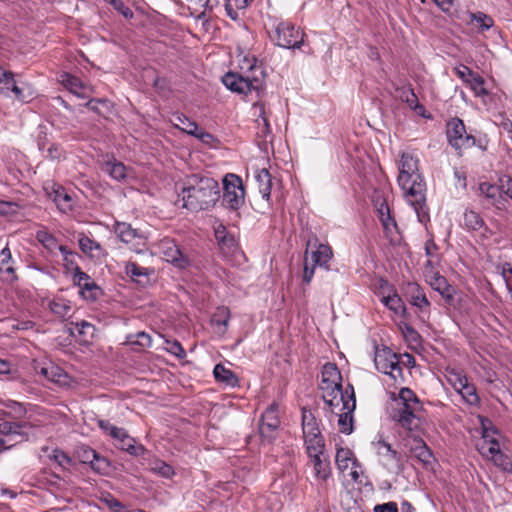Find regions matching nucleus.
<instances>
[{
	"instance_id": "obj_61",
	"label": "nucleus",
	"mask_w": 512,
	"mask_h": 512,
	"mask_svg": "<svg viewBox=\"0 0 512 512\" xmlns=\"http://www.w3.org/2000/svg\"><path fill=\"white\" fill-rule=\"evenodd\" d=\"M14 80V74L11 71H6L0 66V89L9 88Z\"/></svg>"
},
{
	"instance_id": "obj_50",
	"label": "nucleus",
	"mask_w": 512,
	"mask_h": 512,
	"mask_svg": "<svg viewBox=\"0 0 512 512\" xmlns=\"http://www.w3.org/2000/svg\"><path fill=\"white\" fill-rule=\"evenodd\" d=\"M165 350L179 359L186 357V351L177 340H165Z\"/></svg>"
},
{
	"instance_id": "obj_23",
	"label": "nucleus",
	"mask_w": 512,
	"mask_h": 512,
	"mask_svg": "<svg viewBox=\"0 0 512 512\" xmlns=\"http://www.w3.org/2000/svg\"><path fill=\"white\" fill-rule=\"evenodd\" d=\"M52 200L57 205L58 209L63 213L70 212L73 208L72 197L59 185H53L52 191L49 193Z\"/></svg>"
},
{
	"instance_id": "obj_58",
	"label": "nucleus",
	"mask_w": 512,
	"mask_h": 512,
	"mask_svg": "<svg viewBox=\"0 0 512 512\" xmlns=\"http://www.w3.org/2000/svg\"><path fill=\"white\" fill-rule=\"evenodd\" d=\"M193 136L209 146H215V144L218 142L215 136H213L209 132L199 129V127L197 128V133L194 134Z\"/></svg>"
},
{
	"instance_id": "obj_8",
	"label": "nucleus",
	"mask_w": 512,
	"mask_h": 512,
	"mask_svg": "<svg viewBox=\"0 0 512 512\" xmlns=\"http://www.w3.org/2000/svg\"><path fill=\"white\" fill-rule=\"evenodd\" d=\"M374 363L376 369L391 377L395 382L403 379L399 356L387 347L377 349Z\"/></svg>"
},
{
	"instance_id": "obj_25",
	"label": "nucleus",
	"mask_w": 512,
	"mask_h": 512,
	"mask_svg": "<svg viewBox=\"0 0 512 512\" xmlns=\"http://www.w3.org/2000/svg\"><path fill=\"white\" fill-rule=\"evenodd\" d=\"M229 320L230 310L225 306L218 307L211 318V324L214 327L215 333L224 335L227 331Z\"/></svg>"
},
{
	"instance_id": "obj_1",
	"label": "nucleus",
	"mask_w": 512,
	"mask_h": 512,
	"mask_svg": "<svg viewBox=\"0 0 512 512\" xmlns=\"http://www.w3.org/2000/svg\"><path fill=\"white\" fill-rule=\"evenodd\" d=\"M398 184L407 202L413 207L418 221L426 225L430 221L426 204V184L418 171V159L404 152L399 161Z\"/></svg>"
},
{
	"instance_id": "obj_48",
	"label": "nucleus",
	"mask_w": 512,
	"mask_h": 512,
	"mask_svg": "<svg viewBox=\"0 0 512 512\" xmlns=\"http://www.w3.org/2000/svg\"><path fill=\"white\" fill-rule=\"evenodd\" d=\"M21 428L22 425L19 423L5 421L0 423V434H2L3 436L23 438Z\"/></svg>"
},
{
	"instance_id": "obj_26",
	"label": "nucleus",
	"mask_w": 512,
	"mask_h": 512,
	"mask_svg": "<svg viewBox=\"0 0 512 512\" xmlns=\"http://www.w3.org/2000/svg\"><path fill=\"white\" fill-rule=\"evenodd\" d=\"M407 294L410 297V302L412 305L418 307L420 310L429 311L430 302L427 299L425 293L422 288L416 283H410L407 287Z\"/></svg>"
},
{
	"instance_id": "obj_3",
	"label": "nucleus",
	"mask_w": 512,
	"mask_h": 512,
	"mask_svg": "<svg viewBox=\"0 0 512 512\" xmlns=\"http://www.w3.org/2000/svg\"><path fill=\"white\" fill-rule=\"evenodd\" d=\"M424 406L418 396L409 388H402L394 398L392 420L408 432H418L424 421Z\"/></svg>"
},
{
	"instance_id": "obj_38",
	"label": "nucleus",
	"mask_w": 512,
	"mask_h": 512,
	"mask_svg": "<svg viewBox=\"0 0 512 512\" xmlns=\"http://www.w3.org/2000/svg\"><path fill=\"white\" fill-rule=\"evenodd\" d=\"M78 243L80 249L85 254H90L91 256H99L103 252L101 245L86 235H80Z\"/></svg>"
},
{
	"instance_id": "obj_63",
	"label": "nucleus",
	"mask_w": 512,
	"mask_h": 512,
	"mask_svg": "<svg viewBox=\"0 0 512 512\" xmlns=\"http://www.w3.org/2000/svg\"><path fill=\"white\" fill-rule=\"evenodd\" d=\"M500 189L502 193L512 199V178L508 176L500 178Z\"/></svg>"
},
{
	"instance_id": "obj_24",
	"label": "nucleus",
	"mask_w": 512,
	"mask_h": 512,
	"mask_svg": "<svg viewBox=\"0 0 512 512\" xmlns=\"http://www.w3.org/2000/svg\"><path fill=\"white\" fill-rule=\"evenodd\" d=\"M102 170L117 181L125 180L129 176V169L116 159L105 161Z\"/></svg>"
},
{
	"instance_id": "obj_22",
	"label": "nucleus",
	"mask_w": 512,
	"mask_h": 512,
	"mask_svg": "<svg viewBox=\"0 0 512 512\" xmlns=\"http://www.w3.org/2000/svg\"><path fill=\"white\" fill-rule=\"evenodd\" d=\"M114 439L117 441V447L128 452L130 455L140 456L145 452V448L141 444H137L135 439L128 435L124 429Z\"/></svg>"
},
{
	"instance_id": "obj_18",
	"label": "nucleus",
	"mask_w": 512,
	"mask_h": 512,
	"mask_svg": "<svg viewBox=\"0 0 512 512\" xmlns=\"http://www.w3.org/2000/svg\"><path fill=\"white\" fill-rule=\"evenodd\" d=\"M114 231L122 242L132 244L135 250H138L139 246L145 244L144 236L138 230L133 229L128 223L116 222Z\"/></svg>"
},
{
	"instance_id": "obj_39",
	"label": "nucleus",
	"mask_w": 512,
	"mask_h": 512,
	"mask_svg": "<svg viewBox=\"0 0 512 512\" xmlns=\"http://www.w3.org/2000/svg\"><path fill=\"white\" fill-rule=\"evenodd\" d=\"M36 239L51 253L55 254L57 251L60 252V248H64V245H59L56 238L46 231L40 230L36 234Z\"/></svg>"
},
{
	"instance_id": "obj_29",
	"label": "nucleus",
	"mask_w": 512,
	"mask_h": 512,
	"mask_svg": "<svg viewBox=\"0 0 512 512\" xmlns=\"http://www.w3.org/2000/svg\"><path fill=\"white\" fill-rule=\"evenodd\" d=\"M302 431L303 438L321 434L319 425L313 413L305 408L302 409Z\"/></svg>"
},
{
	"instance_id": "obj_64",
	"label": "nucleus",
	"mask_w": 512,
	"mask_h": 512,
	"mask_svg": "<svg viewBox=\"0 0 512 512\" xmlns=\"http://www.w3.org/2000/svg\"><path fill=\"white\" fill-rule=\"evenodd\" d=\"M375 512H398L396 503L388 502L385 504L377 505L374 508Z\"/></svg>"
},
{
	"instance_id": "obj_59",
	"label": "nucleus",
	"mask_w": 512,
	"mask_h": 512,
	"mask_svg": "<svg viewBox=\"0 0 512 512\" xmlns=\"http://www.w3.org/2000/svg\"><path fill=\"white\" fill-rule=\"evenodd\" d=\"M82 461L84 463H90L93 467H95L94 461L97 463H106L105 459L100 458L94 450L88 448L83 451Z\"/></svg>"
},
{
	"instance_id": "obj_56",
	"label": "nucleus",
	"mask_w": 512,
	"mask_h": 512,
	"mask_svg": "<svg viewBox=\"0 0 512 512\" xmlns=\"http://www.w3.org/2000/svg\"><path fill=\"white\" fill-rule=\"evenodd\" d=\"M454 73L466 84L473 77L475 72H473L469 67L465 65H460L454 68Z\"/></svg>"
},
{
	"instance_id": "obj_44",
	"label": "nucleus",
	"mask_w": 512,
	"mask_h": 512,
	"mask_svg": "<svg viewBox=\"0 0 512 512\" xmlns=\"http://www.w3.org/2000/svg\"><path fill=\"white\" fill-rule=\"evenodd\" d=\"M446 379L456 392L459 389H462L463 385H466V382L468 381L466 375L454 369L447 371Z\"/></svg>"
},
{
	"instance_id": "obj_54",
	"label": "nucleus",
	"mask_w": 512,
	"mask_h": 512,
	"mask_svg": "<svg viewBox=\"0 0 512 512\" xmlns=\"http://www.w3.org/2000/svg\"><path fill=\"white\" fill-rule=\"evenodd\" d=\"M7 90H11L15 94L16 99L21 102H27L28 98H31L33 95V92L30 87H28V93L25 94L24 90L16 85L15 80H13V82L10 84Z\"/></svg>"
},
{
	"instance_id": "obj_21",
	"label": "nucleus",
	"mask_w": 512,
	"mask_h": 512,
	"mask_svg": "<svg viewBox=\"0 0 512 512\" xmlns=\"http://www.w3.org/2000/svg\"><path fill=\"white\" fill-rule=\"evenodd\" d=\"M73 282L80 288V295L87 300H95L98 294V286L90 276L83 271H78L73 275Z\"/></svg>"
},
{
	"instance_id": "obj_35",
	"label": "nucleus",
	"mask_w": 512,
	"mask_h": 512,
	"mask_svg": "<svg viewBox=\"0 0 512 512\" xmlns=\"http://www.w3.org/2000/svg\"><path fill=\"white\" fill-rule=\"evenodd\" d=\"M0 273L3 274L7 280L15 278V272L12 266V255L7 246L0 252Z\"/></svg>"
},
{
	"instance_id": "obj_12",
	"label": "nucleus",
	"mask_w": 512,
	"mask_h": 512,
	"mask_svg": "<svg viewBox=\"0 0 512 512\" xmlns=\"http://www.w3.org/2000/svg\"><path fill=\"white\" fill-rule=\"evenodd\" d=\"M379 220L382 224L385 236L391 243L399 241V230L395 219L391 216L390 208L385 199L375 200Z\"/></svg>"
},
{
	"instance_id": "obj_43",
	"label": "nucleus",
	"mask_w": 512,
	"mask_h": 512,
	"mask_svg": "<svg viewBox=\"0 0 512 512\" xmlns=\"http://www.w3.org/2000/svg\"><path fill=\"white\" fill-rule=\"evenodd\" d=\"M353 412L345 410L335 414L338 416V425L342 433L350 434L353 431Z\"/></svg>"
},
{
	"instance_id": "obj_27",
	"label": "nucleus",
	"mask_w": 512,
	"mask_h": 512,
	"mask_svg": "<svg viewBox=\"0 0 512 512\" xmlns=\"http://www.w3.org/2000/svg\"><path fill=\"white\" fill-rule=\"evenodd\" d=\"M428 284L433 290L437 291L445 299L446 302L451 303L454 299V288L448 284L446 278L441 274Z\"/></svg>"
},
{
	"instance_id": "obj_4",
	"label": "nucleus",
	"mask_w": 512,
	"mask_h": 512,
	"mask_svg": "<svg viewBox=\"0 0 512 512\" xmlns=\"http://www.w3.org/2000/svg\"><path fill=\"white\" fill-rule=\"evenodd\" d=\"M245 70V75L229 72L224 75L222 82L231 91L247 95L252 91L259 94L264 87V72L261 66L257 65L254 57H244V63L241 66Z\"/></svg>"
},
{
	"instance_id": "obj_19",
	"label": "nucleus",
	"mask_w": 512,
	"mask_h": 512,
	"mask_svg": "<svg viewBox=\"0 0 512 512\" xmlns=\"http://www.w3.org/2000/svg\"><path fill=\"white\" fill-rule=\"evenodd\" d=\"M398 93L400 100L406 103L407 106L418 116L425 119L432 118L431 114L426 110L425 106L419 102L417 95L410 86H403L399 88Z\"/></svg>"
},
{
	"instance_id": "obj_36",
	"label": "nucleus",
	"mask_w": 512,
	"mask_h": 512,
	"mask_svg": "<svg viewBox=\"0 0 512 512\" xmlns=\"http://www.w3.org/2000/svg\"><path fill=\"white\" fill-rule=\"evenodd\" d=\"M381 302L396 315L404 316L406 314L404 302L396 292L383 296Z\"/></svg>"
},
{
	"instance_id": "obj_52",
	"label": "nucleus",
	"mask_w": 512,
	"mask_h": 512,
	"mask_svg": "<svg viewBox=\"0 0 512 512\" xmlns=\"http://www.w3.org/2000/svg\"><path fill=\"white\" fill-rule=\"evenodd\" d=\"M224 254H232L238 249V244L233 235H228L218 242Z\"/></svg>"
},
{
	"instance_id": "obj_41",
	"label": "nucleus",
	"mask_w": 512,
	"mask_h": 512,
	"mask_svg": "<svg viewBox=\"0 0 512 512\" xmlns=\"http://www.w3.org/2000/svg\"><path fill=\"white\" fill-rule=\"evenodd\" d=\"M457 392L462 396L463 400L467 404L471 406L479 405L480 398L477 394L476 387L468 381L466 382V385H463V388L459 389Z\"/></svg>"
},
{
	"instance_id": "obj_17",
	"label": "nucleus",
	"mask_w": 512,
	"mask_h": 512,
	"mask_svg": "<svg viewBox=\"0 0 512 512\" xmlns=\"http://www.w3.org/2000/svg\"><path fill=\"white\" fill-rule=\"evenodd\" d=\"M158 254L167 261L182 267L185 263L183 255L173 239L164 238L157 244Z\"/></svg>"
},
{
	"instance_id": "obj_2",
	"label": "nucleus",
	"mask_w": 512,
	"mask_h": 512,
	"mask_svg": "<svg viewBox=\"0 0 512 512\" xmlns=\"http://www.w3.org/2000/svg\"><path fill=\"white\" fill-rule=\"evenodd\" d=\"M183 207L200 211L213 206L219 198V185L211 177L192 174L186 178L181 192Z\"/></svg>"
},
{
	"instance_id": "obj_55",
	"label": "nucleus",
	"mask_w": 512,
	"mask_h": 512,
	"mask_svg": "<svg viewBox=\"0 0 512 512\" xmlns=\"http://www.w3.org/2000/svg\"><path fill=\"white\" fill-rule=\"evenodd\" d=\"M423 275L427 283L431 282L434 278L440 275L439 271L434 267L432 259H428L424 265Z\"/></svg>"
},
{
	"instance_id": "obj_9",
	"label": "nucleus",
	"mask_w": 512,
	"mask_h": 512,
	"mask_svg": "<svg viewBox=\"0 0 512 512\" xmlns=\"http://www.w3.org/2000/svg\"><path fill=\"white\" fill-rule=\"evenodd\" d=\"M449 144L456 150L469 149L476 143L475 137L466 131L464 122L460 118H452L446 129Z\"/></svg>"
},
{
	"instance_id": "obj_40",
	"label": "nucleus",
	"mask_w": 512,
	"mask_h": 512,
	"mask_svg": "<svg viewBox=\"0 0 512 512\" xmlns=\"http://www.w3.org/2000/svg\"><path fill=\"white\" fill-rule=\"evenodd\" d=\"M174 126L181 131L189 134L194 135L197 133L198 125L196 122L190 120L185 115L182 114H176L173 119Z\"/></svg>"
},
{
	"instance_id": "obj_10",
	"label": "nucleus",
	"mask_w": 512,
	"mask_h": 512,
	"mask_svg": "<svg viewBox=\"0 0 512 512\" xmlns=\"http://www.w3.org/2000/svg\"><path fill=\"white\" fill-rule=\"evenodd\" d=\"M223 203L237 210L244 203L245 190L242 179L236 174H227L223 179Z\"/></svg>"
},
{
	"instance_id": "obj_45",
	"label": "nucleus",
	"mask_w": 512,
	"mask_h": 512,
	"mask_svg": "<svg viewBox=\"0 0 512 512\" xmlns=\"http://www.w3.org/2000/svg\"><path fill=\"white\" fill-rule=\"evenodd\" d=\"M376 449H377L378 454L381 457H383L387 460H391V461H397V462L399 461L397 451L392 449L391 445L389 443H387L386 441L379 440L376 443Z\"/></svg>"
},
{
	"instance_id": "obj_11",
	"label": "nucleus",
	"mask_w": 512,
	"mask_h": 512,
	"mask_svg": "<svg viewBox=\"0 0 512 512\" xmlns=\"http://www.w3.org/2000/svg\"><path fill=\"white\" fill-rule=\"evenodd\" d=\"M407 446L409 458L416 460L423 469L432 470L434 468L436 459L430 448L421 438H413L408 442Z\"/></svg>"
},
{
	"instance_id": "obj_15",
	"label": "nucleus",
	"mask_w": 512,
	"mask_h": 512,
	"mask_svg": "<svg viewBox=\"0 0 512 512\" xmlns=\"http://www.w3.org/2000/svg\"><path fill=\"white\" fill-rule=\"evenodd\" d=\"M342 387V375L333 363H326L322 368V379L320 383V389L322 394L333 392L336 389Z\"/></svg>"
},
{
	"instance_id": "obj_13",
	"label": "nucleus",
	"mask_w": 512,
	"mask_h": 512,
	"mask_svg": "<svg viewBox=\"0 0 512 512\" xmlns=\"http://www.w3.org/2000/svg\"><path fill=\"white\" fill-rule=\"evenodd\" d=\"M335 462L340 473L350 477L353 481H358L360 477V466L350 449L338 448Z\"/></svg>"
},
{
	"instance_id": "obj_49",
	"label": "nucleus",
	"mask_w": 512,
	"mask_h": 512,
	"mask_svg": "<svg viewBox=\"0 0 512 512\" xmlns=\"http://www.w3.org/2000/svg\"><path fill=\"white\" fill-rule=\"evenodd\" d=\"M479 191L481 195H484L487 199H490L492 203H495L499 198L501 189L500 186L483 182L479 185Z\"/></svg>"
},
{
	"instance_id": "obj_60",
	"label": "nucleus",
	"mask_w": 512,
	"mask_h": 512,
	"mask_svg": "<svg viewBox=\"0 0 512 512\" xmlns=\"http://www.w3.org/2000/svg\"><path fill=\"white\" fill-rule=\"evenodd\" d=\"M99 427L112 438L119 436L123 428L116 427L108 421L100 420Z\"/></svg>"
},
{
	"instance_id": "obj_34",
	"label": "nucleus",
	"mask_w": 512,
	"mask_h": 512,
	"mask_svg": "<svg viewBox=\"0 0 512 512\" xmlns=\"http://www.w3.org/2000/svg\"><path fill=\"white\" fill-rule=\"evenodd\" d=\"M256 181L258 182L259 192L265 200L270 199L272 181L269 171L265 168L259 170L256 174Z\"/></svg>"
},
{
	"instance_id": "obj_30",
	"label": "nucleus",
	"mask_w": 512,
	"mask_h": 512,
	"mask_svg": "<svg viewBox=\"0 0 512 512\" xmlns=\"http://www.w3.org/2000/svg\"><path fill=\"white\" fill-rule=\"evenodd\" d=\"M304 446L307 456L326 453L322 434L304 437Z\"/></svg>"
},
{
	"instance_id": "obj_14",
	"label": "nucleus",
	"mask_w": 512,
	"mask_h": 512,
	"mask_svg": "<svg viewBox=\"0 0 512 512\" xmlns=\"http://www.w3.org/2000/svg\"><path fill=\"white\" fill-rule=\"evenodd\" d=\"M280 425L278 415V405L271 404L262 414L261 423L259 427L260 435L263 439L271 441L274 438V432Z\"/></svg>"
},
{
	"instance_id": "obj_42",
	"label": "nucleus",
	"mask_w": 512,
	"mask_h": 512,
	"mask_svg": "<svg viewBox=\"0 0 512 512\" xmlns=\"http://www.w3.org/2000/svg\"><path fill=\"white\" fill-rule=\"evenodd\" d=\"M473 91L475 97H485L489 94L485 87V80L482 76L475 73L467 84Z\"/></svg>"
},
{
	"instance_id": "obj_33",
	"label": "nucleus",
	"mask_w": 512,
	"mask_h": 512,
	"mask_svg": "<svg viewBox=\"0 0 512 512\" xmlns=\"http://www.w3.org/2000/svg\"><path fill=\"white\" fill-rule=\"evenodd\" d=\"M332 256V249L329 245L326 244H319L317 249L311 254L314 266H324L326 268Z\"/></svg>"
},
{
	"instance_id": "obj_57",
	"label": "nucleus",
	"mask_w": 512,
	"mask_h": 512,
	"mask_svg": "<svg viewBox=\"0 0 512 512\" xmlns=\"http://www.w3.org/2000/svg\"><path fill=\"white\" fill-rule=\"evenodd\" d=\"M7 408L9 409L8 413L14 418H22L26 413L24 406L15 401L9 402Z\"/></svg>"
},
{
	"instance_id": "obj_7",
	"label": "nucleus",
	"mask_w": 512,
	"mask_h": 512,
	"mask_svg": "<svg viewBox=\"0 0 512 512\" xmlns=\"http://www.w3.org/2000/svg\"><path fill=\"white\" fill-rule=\"evenodd\" d=\"M322 398L332 414L345 410L354 411L356 408L354 389L350 385L345 390L341 388L322 394Z\"/></svg>"
},
{
	"instance_id": "obj_51",
	"label": "nucleus",
	"mask_w": 512,
	"mask_h": 512,
	"mask_svg": "<svg viewBox=\"0 0 512 512\" xmlns=\"http://www.w3.org/2000/svg\"><path fill=\"white\" fill-rule=\"evenodd\" d=\"M471 18L473 21H475L477 23V25L479 26L481 31L490 29L494 24L493 19L490 16H488L487 14L482 13V12H477V13L471 14Z\"/></svg>"
},
{
	"instance_id": "obj_47",
	"label": "nucleus",
	"mask_w": 512,
	"mask_h": 512,
	"mask_svg": "<svg viewBox=\"0 0 512 512\" xmlns=\"http://www.w3.org/2000/svg\"><path fill=\"white\" fill-rule=\"evenodd\" d=\"M50 309L54 314H56L60 317H66L71 312L72 307H71L69 301H67L65 299L58 298V299L51 301Z\"/></svg>"
},
{
	"instance_id": "obj_31",
	"label": "nucleus",
	"mask_w": 512,
	"mask_h": 512,
	"mask_svg": "<svg viewBox=\"0 0 512 512\" xmlns=\"http://www.w3.org/2000/svg\"><path fill=\"white\" fill-rule=\"evenodd\" d=\"M124 270L128 277L138 283L143 282L142 278L148 280L149 275L152 273L151 269L139 266L137 263L130 261L125 263Z\"/></svg>"
},
{
	"instance_id": "obj_20",
	"label": "nucleus",
	"mask_w": 512,
	"mask_h": 512,
	"mask_svg": "<svg viewBox=\"0 0 512 512\" xmlns=\"http://www.w3.org/2000/svg\"><path fill=\"white\" fill-rule=\"evenodd\" d=\"M59 81L66 89L79 98L86 99L92 94V88L89 85H86L79 78L69 73H62Z\"/></svg>"
},
{
	"instance_id": "obj_28",
	"label": "nucleus",
	"mask_w": 512,
	"mask_h": 512,
	"mask_svg": "<svg viewBox=\"0 0 512 512\" xmlns=\"http://www.w3.org/2000/svg\"><path fill=\"white\" fill-rule=\"evenodd\" d=\"M214 377L217 382L223 383L230 387L238 386L239 380L234 372L226 368L223 364H217L213 370Z\"/></svg>"
},
{
	"instance_id": "obj_16",
	"label": "nucleus",
	"mask_w": 512,
	"mask_h": 512,
	"mask_svg": "<svg viewBox=\"0 0 512 512\" xmlns=\"http://www.w3.org/2000/svg\"><path fill=\"white\" fill-rule=\"evenodd\" d=\"M307 466L312 469L314 478L325 482L331 476V464L327 453L308 456Z\"/></svg>"
},
{
	"instance_id": "obj_53",
	"label": "nucleus",
	"mask_w": 512,
	"mask_h": 512,
	"mask_svg": "<svg viewBox=\"0 0 512 512\" xmlns=\"http://www.w3.org/2000/svg\"><path fill=\"white\" fill-rule=\"evenodd\" d=\"M52 459L62 468H68L72 465V459L62 450L55 449L52 452Z\"/></svg>"
},
{
	"instance_id": "obj_32",
	"label": "nucleus",
	"mask_w": 512,
	"mask_h": 512,
	"mask_svg": "<svg viewBox=\"0 0 512 512\" xmlns=\"http://www.w3.org/2000/svg\"><path fill=\"white\" fill-rule=\"evenodd\" d=\"M148 466L149 470L152 473L160 477L171 479L175 475L174 468L170 464L166 463L165 461L159 458H154L150 460Z\"/></svg>"
},
{
	"instance_id": "obj_6",
	"label": "nucleus",
	"mask_w": 512,
	"mask_h": 512,
	"mask_svg": "<svg viewBox=\"0 0 512 512\" xmlns=\"http://www.w3.org/2000/svg\"><path fill=\"white\" fill-rule=\"evenodd\" d=\"M305 32L292 22L279 21L271 35L274 44L285 49H301L305 41Z\"/></svg>"
},
{
	"instance_id": "obj_62",
	"label": "nucleus",
	"mask_w": 512,
	"mask_h": 512,
	"mask_svg": "<svg viewBox=\"0 0 512 512\" xmlns=\"http://www.w3.org/2000/svg\"><path fill=\"white\" fill-rule=\"evenodd\" d=\"M400 328H401L402 333L406 339L414 341V342L418 341V339L420 337L418 332L413 327H411L409 324L403 323L400 325Z\"/></svg>"
},
{
	"instance_id": "obj_37",
	"label": "nucleus",
	"mask_w": 512,
	"mask_h": 512,
	"mask_svg": "<svg viewBox=\"0 0 512 512\" xmlns=\"http://www.w3.org/2000/svg\"><path fill=\"white\" fill-rule=\"evenodd\" d=\"M60 253L63 257V265L66 272L72 273L74 275V273H77L81 270L76 261L78 257L76 252L65 246L64 248H60Z\"/></svg>"
},
{
	"instance_id": "obj_5",
	"label": "nucleus",
	"mask_w": 512,
	"mask_h": 512,
	"mask_svg": "<svg viewBox=\"0 0 512 512\" xmlns=\"http://www.w3.org/2000/svg\"><path fill=\"white\" fill-rule=\"evenodd\" d=\"M482 441L478 445L480 454L504 471H512L511 460L501 450L502 436L492 422L480 417Z\"/></svg>"
},
{
	"instance_id": "obj_46",
	"label": "nucleus",
	"mask_w": 512,
	"mask_h": 512,
	"mask_svg": "<svg viewBox=\"0 0 512 512\" xmlns=\"http://www.w3.org/2000/svg\"><path fill=\"white\" fill-rule=\"evenodd\" d=\"M483 223V219L477 212L468 210L464 213V225L467 229L478 230L483 226Z\"/></svg>"
}]
</instances>
